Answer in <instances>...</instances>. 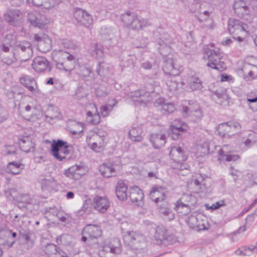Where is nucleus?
I'll list each match as a JSON object with an SVG mask.
<instances>
[{"instance_id": "nucleus-59", "label": "nucleus", "mask_w": 257, "mask_h": 257, "mask_svg": "<svg viewBox=\"0 0 257 257\" xmlns=\"http://www.w3.org/2000/svg\"><path fill=\"white\" fill-rule=\"evenodd\" d=\"M167 85L170 91H174L177 89L178 84L176 81L169 80L167 81Z\"/></svg>"}, {"instance_id": "nucleus-35", "label": "nucleus", "mask_w": 257, "mask_h": 257, "mask_svg": "<svg viewBox=\"0 0 257 257\" xmlns=\"http://www.w3.org/2000/svg\"><path fill=\"white\" fill-rule=\"evenodd\" d=\"M209 152V144L208 141L200 142L195 147V154L197 158L204 157Z\"/></svg>"}, {"instance_id": "nucleus-10", "label": "nucleus", "mask_w": 257, "mask_h": 257, "mask_svg": "<svg viewBox=\"0 0 257 257\" xmlns=\"http://www.w3.org/2000/svg\"><path fill=\"white\" fill-rule=\"evenodd\" d=\"M228 30L231 35L234 36L249 35L247 25L233 18L228 20Z\"/></svg>"}, {"instance_id": "nucleus-5", "label": "nucleus", "mask_w": 257, "mask_h": 257, "mask_svg": "<svg viewBox=\"0 0 257 257\" xmlns=\"http://www.w3.org/2000/svg\"><path fill=\"white\" fill-rule=\"evenodd\" d=\"M203 59L204 60L208 61L206 65L210 68L219 71H223L226 69L225 63L220 61L221 54L217 48L206 50Z\"/></svg>"}, {"instance_id": "nucleus-46", "label": "nucleus", "mask_w": 257, "mask_h": 257, "mask_svg": "<svg viewBox=\"0 0 257 257\" xmlns=\"http://www.w3.org/2000/svg\"><path fill=\"white\" fill-rule=\"evenodd\" d=\"M16 44V40L15 36L10 35L6 37L5 43L2 45L3 50L7 52L10 50V47H15Z\"/></svg>"}, {"instance_id": "nucleus-37", "label": "nucleus", "mask_w": 257, "mask_h": 257, "mask_svg": "<svg viewBox=\"0 0 257 257\" xmlns=\"http://www.w3.org/2000/svg\"><path fill=\"white\" fill-rule=\"evenodd\" d=\"M90 55L96 59H100L103 57L104 52L103 47L97 43H92L88 49Z\"/></svg>"}, {"instance_id": "nucleus-31", "label": "nucleus", "mask_w": 257, "mask_h": 257, "mask_svg": "<svg viewBox=\"0 0 257 257\" xmlns=\"http://www.w3.org/2000/svg\"><path fill=\"white\" fill-rule=\"evenodd\" d=\"M155 104L156 107H158L159 109L164 113H172L176 109L174 105L172 103L166 102L165 99L162 98L158 99Z\"/></svg>"}, {"instance_id": "nucleus-38", "label": "nucleus", "mask_w": 257, "mask_h": 257, "mask_svg": "<svg viewBox=\"0 0 257 257\" xmlns=\"http://www.w3.org/2000/svg\"><path fill=\"white\" fill-rule=\"evenodd\" d=\"M33 5L36 7H42L46 10L53 9L57 4L55 0H32Z\"/></svg>"}, {"instance_id": "nucleus-57", "label": "nucleus", "mask_w": 257, "mask_h": 257, "mask_svg": "<svg viewBox=\"0 0 257 257\" xmlns=\"http://www.w3.org/2000/svg\"><path fill=\"white\" fill-rule=\"evenodd\" d=\"M224 205L225 201L224 200H221L218 202H215L214 203L212 204L211 206L206 205V208L208 209L215 210Z\"/></svg>"}, {"instance_id": "nucleus-62", "label": "nucleus", "mask_w": 257, "mask_h": 257, "mask_svg": "<svg viewBox=\"0 0 257 257\" xmlns=\"http://www.w3.org/2000/svg\"><path fill=\"white\" fill-rule=\"evenodd\" d=\"M6 115L5 114V110L0 104V123L6 119Z\"/></svg>"}, {"instance_id": "nucleus-34", "label": "nucleus", "mask_w": 257, "mask_h": 257, "mask_svg": "<svg viewBox=\"0 0 257 257\" xmlns=\"http://www.w3.org/2000/svg\"><path fill=\"white\" fill-rule=\"evenodd\" d=\"M143 131L139 126L132 127L128 132V138L133 142H140L143 140Z\"/></svg>"}, {"instance_id": "nucleus-43", "label": "nucleus", "mask_w": 257, "mask_h": 257, "mask_svg": "<svg viewBox=\"0 0 257 257\" xmlns=\"http://www.w3.org/2000/svg\"><path fill=\"white\" fill-rule=\"evenodd\" d=\"M70 54L61 50H55L52 53V58L56 64L61 63Z\"/></svg>"}, {"instance_id": "nucleus-29", "label": "nucleus", "mask_w": 257, "mask_h": 257, "mask_svg": "<svg viewBox=\"0 0 257 257\" xmlns=\"http://www.w3.org/2000/svg\"><path fill=\"white\" fill-rule=\"evenodd\" d=\"M130 197L133 202L137 203L138 205L143 204L144 195L143 191L137 186L131 188Z\"/></svg>"}, {"instance_id": "nucleus-56", "label": "nucleus", "mask_w": 257, "mask_h": 257, "mask_svg": "<svg viewBox=\"0 0 257 257\" xmlns=\"http://www.w3.org/2000/svg\"><path fill=\"white\" fill-rule=\"evenodd\" d=\"M199 217H196L193 215H191L188 220V224L190 226V227L193 229H196L197 228V224L198 222V220H199Z\"/></svg>"}, {"instance_id": "nucleus-63", "label": "nucleus", "mask_w": 257, "mask_h": 257, "mask_svg": "<svg viewBox=\"0 0 257 257\" xmlns=\"http://www.w3.org/2000/svg\"><path fill=\"white\" fill-rule=\"evenodd\" d=\"M233 36V38L234 40L237 41L238 42H242L245 40V38L247 37L248 35Z\"/></svg>"}, {"instance_id": "nucleus-14", "label": "nucleus", "mask_w": 257, "mask_h": 257, "mask_svg": "<svg viewBox=\"0 0 257 257\" xmlns=\"http://www.w3.org/2000/svg\"><path fill=\"white\" fill-rule=\"evenodd\" d=\"M74 17L78 24L85 27H89L93 22L91 15L86 11L81 9H76L74 13Z\"/></svg>"}, {"instance_id": "nucleus-28", "label": "nucleus", "mask_w": 257, "mask_h": 257, "mask_svg": "<svg viewBox=\"0 0 257 257\" xmlns=\"http://www.w3.org/2000/svg\"><path fill=\"white\" fill-rule=\"evenodd\" d=\"M229 146L227 145H223L222 147L218 151L219 161H226L228 162L235 161L239 159V156L236 154H227V149Z\"/></svg>"}, {"instance_id": "nucleus-48", "label": "nucleus", "mask_w": 257, "mask_h": 257, "mask_svg": "<svg viewBox=\"0 0 257 257\" xmlns=\"http://www.w3.org/2000/svg\"><path fill=\"white\" fill-rule=\"evenodd\" d=\"M218 133L222 137H224L226 136H230L231 135V131L229 125V122L220 124L218 126Z\"/></svg>"}, {"instance_id": "nucleus-64", "label": "nucleus", "mask_w": 257, "mask_h": 257, "mask_svg": "<svg viewBox=\"0 0 257 257\" xmlns=\"http://www.w3.org/2000/svg\"><path fill=\"white\" fill-rule=\"evenodd\" d=\"M182 113L184 116L191 115L190 111H189V106H184L182 107Z\"/></svg>"}, {"instance_id": "nucleus-19", "label": "nucleus", "mask_w": 257, "mask_h": 257, "mask_svg": "<svg viewBox=\"0 0 257 257\" xmlns=\"http://www.w3.org/2000/svg\"><path fill=\"white\" fill-rule=\"evenodd\" d=\"M165 73L173 76L178 75L182 71V67L171 58H167L163 68Z\"/></svg>"}, {"instance_id": "nucleus-6", "label": "nucleus", "mask_w": 257, "mask_h": 257, "mask_svg": "<svg viewBox=\"0 0 257 257\" xmlns=\"http://www.w3.org/2000/svg\"><path fill=\"white\" fill-rule=\"evenodd\" d=\"M86 141L89 147L96 152L102 151L107 143V136L104 133L90 132Z\"/></svg>"}, {"instance_id": "nucleus-61", "label": "nucleus", "mask_w": 257, "mask_h": 257, "mask_svg": "<svg viewBox=\"0 0 257 257\" xmlns=\"http://www.w3.org/2000/svg\"><path fill=\"white\" fill-rule=\"evenodd\" d=\"M229 125L232 131L231 135H233L234 132L239 131L241 128L240 124L237 122H229Z\"/></svg>"}, {"instance_id": "nucleus-36", "label": "nucleus", "mask_w": 257, "mask_h": 257, "mask_svg": "<svg viewBox=\"0 0 257 257\" xmlns=\"http://www.w3.org/2000/svg\"><path fill=\"white\" fill-rule=\"evenodd\" d=\"M15 47L17 51H19L20 50L22 52L26 53V59H28L33 55V50L31 44L27 41L22 42L19 44L16 42Z\"/></svg>"}, {"instance_id": "nucleus-32", "label": "nucleus", "mask_w": 257, "mask_h": 257, "mask_svg": "<svg viewBox=\"0 0 257 257\" xmlns=\"http://www.w3.org/2000/svg\"><path fill=\"white\" fill-rule=\"evenodd\" d=\"M83 233L91 238H97L101 235L102 230L98 225L88 224L84 227Z\"/></svg>"}, {"instance_id": "nucleus-58", "label": "nucleus", "mask_w": 257, "mask_h": 257, "mask_svg": "<svg viewBox=\"0 0 257 257\" xmlns=\"http://www.w3.org/2000/svg\"><path fill=\"white\" fill-rule=\"evenodd\" d=\"M191 116L195 117L196 120L200 119L202 116V112L200 109L198 104L195 105L194 112L191 114Z\"/></svg>"}, {"instance_id": "nucleus-16", "label": "nucleus", "mask_w": 257, "mask_h": 257, "mask_svg": "<svg viewBox=\"0 0 257 257\" xmlns=\"http://www.w3.org/2000/svg\"><path fill=\"white\" fill-rule=\"evenodd\" d=\"M87 172L86 168L82 165H73L64 171L65 175L74 180H78L86 174Z\"/></svg>"}, {"instance_id": "nucleus-23", "label": "nucleus", "mask_w": 257, "mask_h": 257, "mask_svg": "<svg viewBox=\"0 0 257 257\" xmlns=\"http://www.w3.org/2000/svg\"><path fill=\"white\" fill-rule=\"evenodd\" d=\"M132 96L136 105L138 103L145 104L147 102L151 100L150 92L144 89L135 91Z\"/></svg>"}, {"instance_id": "nucleus-8", "label": "nucleus", "mask_w": 257, "mask_h": 257, "mask_svg": "<svg viewBox=\"0 0 257 257\" xmlns=\"http://www.w3.org/2000/svg\"><path fill=\"white\" fill-rule=\"evenodd\" d=\"M124 243L130 246L134 249L143 248L146 245L145 237L141 234L135 231H128L123 236Z\"/></svg>"}, {"instance_id": "nucleus-25", "label": "nucleus", "mask_w": 257, "mask_h": 257, "mask_svg": "<svg viewBox=\"0 0 257 257\" xmlns=\"http://www.w3.org/2000/svg\"><path fill=\"white\" fill-rule=\"evenodd\" d=\"M159 214L165 219L171 220L175 217V214L171 210L170 205L165 201L158 204Z\"/></svg>"}, {"instance_id": "nucleus-1", "label": "nucleus", "mask_w": 257, "mask_h": 257, "mask_svg": "<svg viewBox=\"0 0 257 257\" xmlns=\"http://www.w3.org/2000/svg\"><path fill=\"white\" fill-rule=\"evenodd\" d=\"M121 251L120 242L116 238L104 240L98 243V257H115Z\"/></svg>"}, {"instance_id": "nucleus-47", "label": "nucleus", "mask_w": 257, "mask_h": 257, "mask_svg": "<svg viewBox=\"0 0 257 257\" xmlns=\"http://www.w3.org/2000/svg\"><path fill=\"white\" fill-rule=\"evenodd\" d=\"M41 184L43 189L50 190L54 188L56 182L54 178L50 177L48 178L42 179Z\"/></svg>"}, {"instance_id": "nucleus-39", "label": "nucleus", "mask_w": 257, "mask_h": 257, "mask_svg": "<svg viewBox=\"0 0 257 257\" xmlns=\"http://www.w3.org/2000/svg\"><path fill=\"white\" fill-rule=\"evenodd\" d=\"M40 111L39 105L34 106L32 103L26 105L22 109L21 112L24 115L33 116L39 113Z\"/></svg>"}, {"instance_id": "nucleus-4", "label": "nucleus", "mask_w": 257, "mask_h": 257, "mask_svg": "<svg viewBox=\"0 0 257 257\" xmlns=\"http://www.w3.org/2000/svg\"><path fill=\"white\" fill-rule=\"evenodd\" d=\"M51 152L53 156L59 161L69 160L71 158L72 148L67 142L61 140L54 141L51 144Z\"/></svg>"}, {"instance_id": "nucleus-50", "label": "nucleus", "mask_w": 257, "mask_h": 257, "mask_svg": "<svg viewBox=\"0 0 257 257\" xmlns=\"http://www.w3.org/2000/svg\"><path fill=\"white\" fill-rule=\"evenodd\" d=\"M203 181L204 177L201 174H196L192 176L191 183L193 184L198 190H200L202 189Z\"/></svg>"}, {"instance_id": "nucleus-7", "label": "nucleus", "mask_w": 257, "mask_h": 257, "mask_svg": "<svg viewBox=\"0 0 257 257\" xmlns=\"http://www.w3.org/2000/svg\"><path fill=\"white\" fill-rule=\"evenodd\" d=\"M201 11L196 16V18L201 24H202L201 28L206 30L212 31L216 27V24L214 21L211 20L209 24H203L207 22L209 17L213 14L214 9L213 6L207 3H203L200 7Z\"/></svg>"}, {"instance_id": "nucleus-55", "label": "nucleus", "mask_w": 257, "mask_h": 257, "mask_svg": "<svg viewBox=\"0 0 257 257\" xmlns=\"http://www.w3.org/2000/svg\"><path fill=\"white\" fill-rule=\"evenodd\" d=\"M196 230L198 231L207 230L209 228V224L205 217L200 216Z\"/></svg>"}, {"instance_id": "nucleus-42", "label": "nucleus", "mask_w": 257, "mask_h": 257, "mask_svg": "<svg viewBox=\"0 0 257 257\" xmlns=\"http://www.w3.org/2000/svg\"><path fill=\"white\" fill-rule=\"evenodd\" d=\"M187 83L189 88L192 90H199L202 88V81L196 76L189 77L187 80Z\"/></svg>"}, {"instance_id": "nucleus-44", "label": "nucleus", "mask_w": 257, "mask_h": 257, "mask_svg": "<svg viewBox=\"0 0 257 257\" xmlns=\"http://www.w3.org/2000/svg\"><path fill=\"white\" fill-rule=\"evenodd\" d=\"M242 71L245 75H248L250 79L257 76V66L249 63L245 64L242 67Z\"/></svg>"}, {"instance_id": "nucleus-11", "label": "nucleus", "mask_w": 257, "mask_h": 257, "mask_svg": "<svg viewBox=\"0 0 257 257\" xmlns=\"http://www.w3.org/2000/svg\"><path fill=\"white\" fill-rule=\"evenodd\" d=\"M28 20L32 26L41 29H47L51 23V20L45 15L36 12L29 13Z\"/></svg>"}, {"instance_id": "nucleus-26", "label": "nucleus", "mask_w": 257, "mask_h": 257, "mask_svg": "<svg viewBox=\"0 0 257 257\" xmlns=\"http://www.w3.org/2000/svg\"><path fill=\"white\" fill-rule=\"evenodd\" d=\"M151 199L157 204L166 201V194L164 189L162 187H154L150 193Z\"/></svg>"}, {"instance_id": "nucleus-52", "label": "nucleus", "mask_w": 257, "mask_h": 257, "mask_svg": "<svg viewBox=\"0 0 257 257\" xmlns=\"http://www.w3.org/2000/svg\"><path fill=\"white\" fill-rule=\"evenodd\" d=\"M68 130L73 135H79L83 132V124L80 122H73L68 126Z\"/></svg>"}, {"instance_id": "nucleus-53", "label": "nucleus", "mask_w": 257, "mask_h": 257, "mask_svg": "<svg viewBox=\"0 0 257 257\" xmlns=\"http://www.w3.org/2000/svg\"><path fill=\"white\" fill-rule=\"evenodd\" d=\"M113 103L112 104H105L101 106L100 111L101 114L103 117L107 116L110 112L112 110L114 106L116 104V101L113 100Z\"/></svg>"}, {"instance_id": "nucleus-40", "label": "nucleus", "mask_w": 257, "mask_h": 257, "mask_svg": "<svg viewBox=\"0 0 257 257\" xmlns=\"http://www.w3.org/2000/svg\"><path fill=\"white\" fill-rule=\"evenodd\" d=\"M116 169L112 165L102 164L99 167V171L101 174L105 177H110L115 173Z\"/></svg>"}, {"instance_id": "nucleus-45", "label": "nucleus", "mask_w": 257, "mask_h": 257, "mask_svg": "<svg viewBox=\"0 0 257 257\" xmlns=\"http://www.w3.org/2000/svg\"><path fill=\"white\" fill-rule=\"evenodd\" d=\"M59 248L53 243H48L44 249L45 253L49 257H55L60 254Z\"/></svg>"}, {"instance_id": "nucleus-2", "label": "nucleus", "mask_w": 257, "mask_h": 257, "mask_svg": "<svg viewBox=\"0 0 257 257\" xmlns=\"http://www.w3.org/2000/svg\"><path fill=\"white\" fill-rule=\"evenodd\" d=\"M169 156L174 162L172 165L173 169L178 171L189 169V166L184 163L188 159V155L180 146H172L170 148Z\"/></svg>"}, {"instance_id": "nucleus-30", "label": "nucleus", "mask_w": 257, "mask_h": 257, "mask_svg": "<svg viewBox=\"0 0 257 257\" xmlns=\"http://www.w3.org/2000/svg\"><path fill=\"white\" fill-rule=\"evenodd\" d=\"M91 111H87L86 112V121L92 124H97L100 121V117L98 112L97 107L95 104L91 105Z\"/></svg>"}, {"instance_id": "nucleus-27", "label": "nucleus", "mask_w": 257, "mask_h": 257, "mask_svg": "<svg viewBox=\"0 0 257 257\" xmlns=\"http://www.w3.org/2000/svg\"><path fill=\"white\" fill-rule=\"evenodd\" d=\"M149 140L153 147L159 149L163 147L166 142V137L162 133L153 134L150 136Z\"/></svg>"}, {"instance_id": "nucleus-24", "label": "nucleus", "mask_w": 257, "mask_h": 257, "mask_svg": "<svg viewBox=\"0 0 257 257\" xmlns=\"http://www.w3.org/2000/svg\"><path fill=\"white\" fill-rule=\"evenodd\" d=\"M75 59L73 55L69 54L61 63L56 64V68L60 70L70 72L75 66Z\"/></svg>"}, {"instance_id": "nucleus-60", "label": "nucleus", "mask_w": 257, "mask_h": 257, "mask_svg": "<svg viewBox=\"0 0 257 257\" xmlns=\"http://www.w3.org/2000/svg\"><path fill=\"white\" fill-rule=\"evenodd\" d=\"M257 101V93H250L247 96L246 103L249 104L250 103H253Z\"/></svg>"}, {"instance_id": "nucleus-15", "label": "nucleus", "mask_w": 257, "mask_h": 257, "mask_svg": "<svg viewBox=\"0 0 257 257\" xmlns=\"http://www.w3.org/2000/svg\"><path fill=\"white\" fill-rule=\"evenodd\" d=\"M92 205L96 211L103 213L106 212L109 207L110 201L106 196L96 195L93 198Z\"/></svg>"}, {"instance_id": "nucleus-22", "label": "nucleus", "mask_w": 257, "mask_h": 257, "mask_svg": "<svg viewBox=\"0 0 257 257\" xmlns=\"http://www.w3.org/2000/svg\"><path fill=\"white\" fill-rule=\"evenodd\" d=\"M20 83L29 91L32 93H39L40 90L35 79L29 75H25L21 77L20 79Z\"/></svg>"}, {"instance_id": "nucleus-3", "label": "nucleus", "mask_w": 257, "mask_h": 257, "mask_svg": "<svg viewBox=\"0 0 257 257\" xmlns=\"http://www.w3.org/2000/svg\"><path fill=\"white\" fill-rule=\"evenodd\" d=\"M121 19L126 27L138 31L150 25L147 19L142 18L130 11L121 14Z\"/></svg>"}, {"instance_id": "nucleus-49", "label": "nucleus", "mask_w": 257, "mask_h": 257, "mask_svg": "<svg viewBox=\"0 0 257 257\" xmlns=\"http://www.w3.org/2000/svg\"><path fill=\"white\" fill-rule=\"evenodd\" d=\"M155 237L157 240V243H159V241H162L166 239L167 236V230L163 226H158L156 229V233Z\"/></svg>"}, {"instance_id": "nucleus-12", "label": "nucleus", "mask_w": 257, "mask_h": 257, "mask_svg": "<svg viewBox=\"0 0 257 257\" xmlns=\"http://www.w3.org/2000/svg\"><path fill=\"white\" fill-rule=\"evenodd\" d=\"M170 129L173 139L178 140L182 137L183 134L188 131L189 126L185 122L180 119H175L170 124Z\"/></svg>"}, {"instance_id": "nucleus-13", "label": "nucleus", "mask_w": 257, "mask_h": 257, "mask_svg": "<svg viewBox=\"0 0 257 257\" xmlns=\"http://www.w3.org/2000/svg\"><path fill=\"white\" fill-rule=\"evenodd\" d=\"M234 11L239 17L251 22L252 20L250 15V12L246 3L242 0L236 1L233 5Z\"/></svg>"}, {"instance_id": "nucleus-21", "label": "nucleus", "mask_w": 257, "mask_h": 257, "mask_svg": "<svg viewBox=\"0 0 257 257\" xmlns=\"http://www.w3.org/2000/svg\"><path fill=\"white\" fill-rule=\"evenodd\" d=\"M18 143L20 149L26 153L34 152L35 144L29 136H21L19 138Z\"/></svg>"}, {"instance_id": "nucleus-51", "label": "nucleus", "mask_w": 257, "mask_h": 257, "mask_svg": "<svg viewBox=\"0 0 257 257\" xmlns=\"http://www.w3.org/2000/svg\"><path fill=\"white\" fill-rule=\"evenodd\" d=\"M235 253L237 255L245 256H250L254 253L252 250L251 246L250 245L249 246H244L238 248L235 251Z\"/></svg>"}, {"instance_id": "nucleus-54", "label": "nucleus", "mask_w": 257, "mask_h": 257, "mask_svg": "<svg viewBox=\"0 0 257 257\" xmlns=\"http://www.w3.org/2000/svg\"><path fill=\"white\" fill-rule=\"evenodd\" d=\"M60 45L67 49H76L77 45L72 41L67 39H62L60 41Z\"/></svg>"}, {"instance_id": "nucleus-20", "label": "nucleus", "mask_w": 257, "mask_h": 257, "mask_svg": "<svg viewBox=\"0 0 257 257\" xmlns=\"http://www.w3.org/2000/svg\"><path fill=\"white\" fill-rule=\"evenodd\" d=\"M4 19L13 25H17L20 22L23 18V13L17 9L8 10L4 15Z\"/></svg>"}, {"instance_id": "nucleus-17", "label": "nucleus", "mask_w": 257, "mask_h": 257, "mask_svg": "<svg viewBox=\"0 0 257 257\" xmlns=\"http://www.w3.org/2000/svg\"><path fill=\"white\" fill-rule=\"evenodd\" d=\"M33 69L37 72H46L51 71L49 61L45 57L38 56L34 58L32 63Z\"/></svg>"}, {"instance_id": "nucleus-41", "label": "nucleus", "mask_w": 257, "mask_h": 257, "mask_svg": "<svg viewBox=\"0 0 257 257\" xmlns=\"http://www.w3.org/2000/svg\"><path fill=\"white\" fill-rule=\"evenodd\" d=\"M23 169V165L20 162H12L7 167V171L13 175L19 174Z\"/></svg>"}, {"instance_id": "nucleus-33", "label": "nucleus", "mask_w": 257, "mask_h": 257, "mask_svg": "<svg viewBox=\"0 0 257 257\" xmlns=\"http://www.w3.org/2000/svg\"><path fill=\"white\" fill-rule=\"evenodd\" d=\"M127 186L123 181L119 180L115 187V194L120 200H124L127 198Z\"/></svg>"}, {"instance_id": "nucleus-9", "label": "nucleus", "mask_w": 257, "mask_h": 257, "mask_svg": "<svg viewBox=\"0 0 257 257\" xmlns=\"http://www.w3.org/2000/svg\"><path fill=\"white\" fill-rule=\"evenodd\" d=\"M196 199L192 195H184L175 205V210L183 215L189 213L192 207L196 203Z\"/></svg>"}, {"instance_id": "nucleus-18", "label": "nucleus", "mask_w": 257, "mask_h": 257, "mask_svg": "<svg viewBox=\"0 0 257 257\" xmlns=\"http://www.w3.org/2000/svg\"><path fill=\"white\" fill-rule=\"evenodd\" d=\"M34 39L37 42L38 49L42 53H46L51 49L52 41L47 34H36Z\"/></svg>"}]
</instances>
